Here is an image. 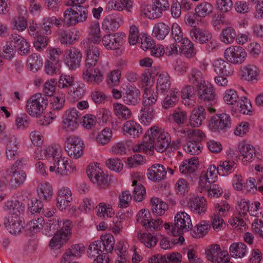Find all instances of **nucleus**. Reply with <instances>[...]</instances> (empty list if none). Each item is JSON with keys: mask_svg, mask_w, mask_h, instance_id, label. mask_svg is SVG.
<instances>
[{"mask_svg": "<svg viewBox=\"0 0 263 263\" xmlns=\"http://www.w3.org/2000/svg\"><path fill=\"white\" fill-rule=\"evenodd\" d=\"M121 21V17L117 14L108 15L103 21L102 28L107 33L115 31L120 27Z\"/></svg>", "mask_w": 263, "mask_h": 263, "instance_id": "27", "label": "nucleus"}, {"mask_svg": "<svg viewBox=\"0 0 263 263\" xmlns=\"http://www.w3.org/2000/svg\"><path fill=\"white\" fill-rule=\"evenodd\" d=\"M138 238L141 243L148 248L155 246L157 242L156 237L151 233H139L138 234Z\"/></svg>", "mask_w": 263, "mask_h": 263, "instance_id": "54", "label": "nucleus"}, {"mask_svg": "<svg viewBox=\"0 0 263 263\" xmlns=\"http://www.w3.org/2000/svg\"><path fill=\"white\" fill-rule=\"evenodd\" d=\"M153 213L159 215L164 214L167 209L166 203L158 198H152L151 200Z\"/></svg>", "mask_w": 263, "mask_h": 263, "instance_id": "56", "label": "nucleus"}, {"mask_svg": "<svg viewBox=\"0 0 263 263\" xmlns=\"http://www.w3.org/2000/svg\"><path fill=\"white\" fill-rule=\"evenodd\" d=\"M78 15L77 12H75L74 9L72 8L67 9L63 14V24L67 27L75 26L79 24L78 18L76 16Z\"/></svg>", "mask_w": 263, "mask_h": 263, "instance_id": "50", "label": "nucleus"}, {"mask_svg": "<svg viewBox=\"0 0 263 263\" xmlns=\"http://www.w3.org/2000/svg\"><path fill=\"white\" fill-rule=\"evenodd\" d=\"M80 112L76 108L66 110L63 116L62 128L67 131H73L78 127Z\"/></svg>", "mask_w": 263, "mask_h": 263, "instance_id": "9", "label": "nucleus"}, {"mask_svg": "<svg viewBox=\"0 0 263 263\" xmlns=\"http://www.w3.org/2000/svg\"><path fill=\"white\" fill-rule=\"evenodd\" d=\"M187 142L183 148L185 152L192 155H198L201 152L202 147L199 142L205 138L204 133H187Z\"/></svg>", "mask_w": 263, "mask_h": 263, "instance_id": "8", "label": "nucleus"}, {"mask_svg": "<svg viewBox=\"0 0 263 263\" xmlns=\"http://www.w3.org/2000/svg\"><path fill=\"white\" fill-rule=\"evenodd\" d=\"M198 159L196 157L182 161L179 166V171L183 174H191L197 169Z\"/></svg>", "mask_w": 263, "mask_h": 263, "instance_id": "35", "label": "nucleus"}, {"mask_svg": "<svg viewBox=\"0 0 263 263\" xmlns=\"http://www.w3.org/2000/svg\"><path fill=\"white\" fill-rule=\"evenodd\" d=\"M211 130H228L231 126L230 116L226 114L216 115L211 118L208 125Z\"/></svg>", "mask_w": 263, "mask_h": 263, "instance_id": "11", "label": "nucleus"}, {"mask_svg": "<svg viewBox=\"0 0 263 263\" xmlns=\"http://www.w3.org/2000/svg\"><path fill=\"white\" fill-rule=\"evenodd\" d=\"M48 103V100L46 96L36 93L27 101V112L31 116L39 117L43 114Z\"/></svg>", "mask_w": 263, "mask_h": 263, "instance_id": "3", "label": "nucleus"}, {"mask_svg": "<svg viewBox=\"0 0 263 263\" xmlns=\"http://www.w3.org/2000/svg\"><path fill=\"white\" fill-rule=\"evenodd\" d=\"M87 174L90 181L96 184L100 188H105L110 183V177L96 165H89Z\"/></svg>", "mask_w": 263, "mask_h": 263, "instance_id": "7", "label": "nucleus"}, {"mask_svg": "<svg viewBox=\"0 0 263 263\" xmlns=\"http://www.w3.org/2000/svg\"><path fill=\"white\" fill-rule=\"evenodd\" d=\"M65 148L68 155L77 159L80 158L84 153V142L77 136H66L64 140Z\"/></svg>", "mask_w": 263, "mask_h": 263, "instance_id": "5", "label": "nucleus"}, {"mask_svg": "<svg viewBox=\"0 0 263 263\" xmlns=\"http://www.w3.org/2000/svg\"><path fill=\"white\" fill-rule=\"evenodd\" d=\"M224 57L230 63L234 64H240L245 61L247 53L241 46H231L226 49Z\"/></svg>", "mask_w": 263, "mask_h": 263, "instance_id": "10", "label": "nucleus"}, {"mask_svg": "<svg viewBox=\"0 0 263 263\" xmlns=\"http://www.w3.org/2000/svg\"><path fill=\"white\" fill-rule=\"evenodd\" d=\"M61 225V221L58 216L49 219L44 227L43 233L47 236H51L57 233Z\"/></svg>", "mask_w": 263, "mask_h": 263, "instance_id": "38", "label": "nucleus"}, {"mask_svg": "<svg viewBox=\"0 0 263 263\" xmlns=\"http://www.w3.org/2000/svg\"><path fill=\"white\" fill-rule=\"evenodd\" d=\"M7 173L10 176L9 186L11 189H15L23 184L27 177L26 173L23 170H17L10 167Z\"/></svg>", "mask_w": 263, "mask_h": 263, "instance_id": "19", "label": "nucleus"}, {"mask_svg": "<svg viewBox=\"0 0 263 263\" xmlns=\"http://www.w3.org/2000/svg\"><path fill=\"white\" fill-rule=\"evenodd\" d=\"M153 105H143L141 109L140 120L142 123L146 124L150 123L154 117Z\"/></svg>", "mask_w": 263, "mask_h": 263, "instance_id": "60", "label": "nucleus"}, {"mask_svg": "<svg viewBox=\"0 0 263 263\" xmlns=\"http://www.w3.org/2000/svg\"><path fill=\"white\" fill-rule=\"evenodd\" d=\"M37 192L39 197L43 199L47 200L50 199L52 195V188L48 182H43L39 184L37 187Z\"/></svg>", "mask_w": 263, "mask_h": 263, "instance_id": "43", "label": "nucleus"}, {"mask_svg": "<svg viewBox=\"0 0 263 263\" xmlns=\"http://www.w3.org/2000/svg\"><path fill=\"white\" fill-rule=\"evenodd\" d=\"M85 248L82 243L74 244L67 249L61 258V263H70L75 258L80 257L84 253Z\"/></svg>", "mask_w": 263, "mask_h": 263, "instance_id": "17", "label": "nucleus"}, {"mask_svg": "<svg viewBox=\"0 0 263 263\" xmlns=\"http://www.w3.org/2000/svg\"><path fill=\"white\" fill-rule=\"evenodd\" d=\"M93 67H85L83 71L82 78L88 83L99 84L103 79V75L99 69Z\"/></svg>", "mask_w": 263, "mask_h": 263, "instance_id": "18", "label": "nucleus"}, {"mask_svg": "<svg viewBox=\"0 0 263 263\" xmlns=\"http://www.w3.org/2000/svg\"><path fill=\"white\" fill-rule=\"evenodd\" d=\"M238 150L241 154V161L244 165H248L252 162L255 156V151L253 146L246 142L239 143L238 146Z\"/></svg>", "mask_w": 263, "mask_h": 263, "instance_id": "20", "label": "nucleus"}, {"mask_svg": "<svg viewBox=\"0 0 263 263\" xmlns=\"http://www.w3.org/2000/svg\"><path fill=\"white\" fill-rule=\"evenodd\" d=\"M82 59V53L75 48L66 49L64 54V60L70 69H75L80 66Z\"/></svg>", "mask_w": 263, "mask_h": 263, "instance_id": "14", "label": "nucleus"}, {"mask_svg": "<svg viewBox=\"0 0 263 263\" xmlns=\"http://www.w3.org/2000/svg\"><path fill=\"white\" fill-rule=\"evenodd\" d=\"M72 200V193L70 189L68 187H63L58 192L57 198V206L61 210L66 209L70 206Z\"/></svg>", "mask_w": 263, "mask_h": 263, "instance_id": "26", "label": "nucleus"}, {"mask_svg": "<svg viewBox=\"0 0 263 263\" xmlns=\"http://www.w3.org/2000/svg\"><path fill=\"white\" fill-rule=\"evenodd\" d=\"M139 94L138 89H127L125 94L123 97V101L127 104L135 105L139 102Z\"/></svg>", "mask_w": 263, "mask_h": 263, "instance_id": "45", "label": "nucleus"}, {"mask_svg": "<svg viewBox=\"0 0 263 263\" xmlns=\"http://www.w3.org/2000/svg\"><path fill=\"white\" fill-rule=\"evenodd\" d=\"M4 210L9 215L19 217L25 210V206L18 201H7L4 206Z\"/></svg>", "mask_w": 263, "mask_h": 263, "instance_id": "29", "label": "nucleus"}, {"mask_svg": "<svg viewBox=\"0 0 263 263\" xmlns=\"http://www.w3.org/2000/svg\"><path fill=\"white\" fill-rule=\"evenodd\" d=\"M241 75L248 81H257L259 76V70L253 65H248L241 68Z\"/></svg>", "mask_w": 263, "mask_h": 263, "instance_id": "34", "label": "nucleus"}, {"mask_svg": "<svg viewBox=\"0 0 263 263\" xmlns=\"http://www.w3.org/2000/svg\"><path fill=\"white\" fill-rule=\"evenodd\" d=\"M97 215L103 218H109L112 217L115 214L113 209L109 204H106L104 202L100 203L96 206Z\"/></svg>", "mask_w": 263, "mask_h": 263, "instance_id": "47", "label": "nucleus"}, {"mask_svg": "<svg viewBox=\"0 0 263 263\" xmlns=\"http://www.w3.org/2000/svg\"><path fill=\"white\" fill-rule=\"evenodd\" d=\"M4 223L7 230L12 234L19 233L23 228V224L20 217L9 215L4 218Z\"/></svg>", "mask_w": 263, "mask_h": 263, "instance_id": "24", "label": "nucleus"}, {"mask_svg": "<svg viewBox=\"0 0 263 263\" xmlns=\"http://www.w3.org/2000/svg\"><path fill=\"white\" fill-rule=\"evenodd\" d=\"M174 221L171 229V234L174 236L188 231L192 226L190 216L184 212H178L175 216Z\"/></svg>", "mask_w": 263, "mask_h": 263, "instance_id": "6", "label": "nucleus"}, {"mask_svg": "<svg viewBox=\"0 0 263 263\" xmlns=\"http://www.w3.org/2000/svg\"><path fill=\"white\" fill-rule=\"evenodd\" d=\"M237 213L229 220V224L238 230H240L246 225L244 218L249 213V201L247 199H241L237 202L236 206Z\"/></svg>", "mask_w": 263, "mask_h": 263, "instance_id": "4", "label": "nucleus"}, {"mask_svg": "<svg viewBox=\"0 0 263 263\" xmlns=\"http://www.w3.org/2000/svg\"><path fill=\"white\" fill-rule=\"evenodd\" d=\"M72 222L68 219H63L61 221L60 229L57 231L49 242V246L52 249H60L69 239L71 235Z\"/></svg>", "mask_w": 263, "mask_h": 263, "instance_id": "2", "label": "nucleus"}, {"mask_svg": "<svg viewBox=\"0 0 263 263\" xmlns=\"http://www.w3.org/2000/svg\"><path fill=\"white\" fill-rule=\"evenodd\" d=\"M213 6L207 2L201 3L195 8L196 16L205 17L210 15L213 12Z\"/></svg>", "mask_w": 263, "mask_h": 263, "instance_id": "53", "label": "nucleus"}, {"mask_svg": "<svg viewBox=\"0 0 263 263\" xmlns=\"http://www.w3.org/2000/svg\"><path fill=\"white\" fill-rule=\"evenodd\" d=\"M14 48L20 51L21 55L28 54L30 51V45L27 41L21 36L14 34H12L10 38Z\"/></svg>", "mask_w": 263, "mask_h": 263, "instance_id": "31", "label": "nucleus"}, {"mask_svg": "<svg viewBox=\"0 0 263 263\" xmlns=\"http://www.w3.org/2000/svg\"><path fill=\"white\" fill-rule=\"evenodd\" d=\"M199 99L205 103L213 105L216 103V95L213 87L205 82L199 84L197 88Z\"/></svg>", "mask_w": 263, "mask_h": 263, "instance_id": "13", "label": "nucleus"}, {"mask_svg": "<svg viewBox=\"0 0 263 263\" xmlns=\"http://www.w3.org/2000/svg\"><path fill=\"white\" fill-rule=\"evenodd\" d=\"M166 172L164 165L155 164L148 169L147 177L153 181H159L164 178Z\"/></svg>", "mask_w": 263, "mask_h": 263, "instance_id": "28", "label": "nucleus"}, {"mask_svg": "<svg viewBox=\"0 0 263 263\" xmlns=\"http://www.w3.org/2000/svg\"><path fill=\"white\" fill-rule=\"evenodd\" d=\"M190 35L194 42L199 44L205 43L212 39V34L208 30L199 27L191 29Z\"/></svg>", "mask_w": 263, "mask_h": 263, "instance_id": "25", "label": "nucleus"}, {"mask_svg": "<svg viewBox=\"0 0 263 263\" xmlns=\"http://www.w3.org/2000/svg\"><path fill=\"white\" fill-rule=\"evenodd\" d=\"M186 205L194 213L201 215L205 213L206 208L205 199L203 196L190 195L185 198Z\"/></svg>", "mask_w": 263, "mask_h": 263, "instance_id": "12", "label": "nucleus"}, {"mask_svg": "<svg viewBox=\"0 0 263 263\" xmlns=\"http://www.w3.org/2000/svg\"><path fill=\"white\" fill-rule=\"evenodd\" d=\"M237 106L231 107V110L235 111H239L243 114H249L251 112L252 107L250 101L246 97H241L237 101Z\"/></svg>", "mask_w": 263, "mask_h": 263, "instance_id": "48", "label": "nucleus"}, {"mask_svg": "<svg viewBox=\"0 0 263 263\" xmlns=\"http://www.w3.org/2000/svg\"><path fill=\"white\" fill-rule=\"evenodd\" d=\"M6 143V156L8 159H14L17 154L20 144V141L14 136L10 135L9 137L4 136L0 139Z\"/></svg>", "mask_w": 263, "mask_h": 263, "instance_id": "21", "label": "nucleus"}, {"mask_svg": "<svg viewBox=\"0 0 263 263\" xmlns=\"http://www.w3.org/2000/svg\"><path fill=\"white\" fill-rule=\"evenodd\" d=\"M123 38L118 33H109L103 36L102 43L107 49H119L123 44Z\"/></svg>", "mask_w": 263, "mask_h": 263, "instance_id": "23", "label": "nucleus"}, {"mask_svg": "<svg viewBox=\"0 0 263 263\" xmlns=\"http://www.w3.org/2000/svg\"><path fill=\"white\" fill-rule=\"evenodd\" d=\"M171 141L168 133H145L143 142L135 145L133 151L152 155L155 147L158 152L163 153L170 145Z\"/></svg>", "mask_w": 263, "mask_h": 263, "instance_id": "1", "label": "nucleus"}, {"mask_svg": "<svg viewBox=\"0 0 263 263\" xmlns=\"http://www.w3.org/2000/svg\"><path fill=\"white\" fill-rule=\"evenodd\" d=\"M170 77L167 72H163L159 75L157 83L158 93L167 92L171 88Z\"/></svg>", "mask_w": 263, "mask_h": 263, "instance_id": "36", "label": "nucleus"}, {"mask_svg": "<svg viewBox=\"0 0 263 263\" xmlns=\"http://www.w3.org/2000/svg\"><path fill=\"white\" fill-rule=\"evenodd\" d=\"M120 3L116 0H110L107 4L108 10H122L124 8L128 9L132 7V0H120Z\"/></svg>", "mask_w": 263, "mask_h": 263, "instance_id": "49", "label": "nucleus"}, {"mask_svg": "<svg viewBox=\"0 0 263 263\" xmlns=\"http://www.w3.org/2000/svg\"><path fill=\"white\" fill-rule=\"evenodd\" d=\"M242 192L246 194L252 195L257 192V185L256 179L250 177L247 179L243 186Z\"/></svg>", "mask_w": 263, "mask_h": 263, "instance_id": "61", "label": "nucleus"}, {"mask_svg": "<svg viewBox=\"0 0 263 263\" xmlns=\"http://www.w3.org/2000/svg\"><path fill=\"white\" fill-rule=\"evenodd\" d=\"M229 252L232 257L241 258L246 255L248 249L243 242H234L230 245Z\"/></svg>", "mask_w": 263, "mask_h": 263, "instance_id": "39", "label": "nucleus"}, {"mask_svg": "<svg viewBox=\"0 0 263 263\" xmlns=\"http://www.w3.org/2000/svg\"><path fill=\"white\" fill-rule=\"evenodd\" d=\"M163 11L154 4L148 5L141 10L140 15L144 17L155 19L160 17Z\"/></svg>", "mask_w": 263, "mask_h": 263, "instance_id": "37", "label": "nucleus"}, {"mask_svg": "<svg viewBox=\"0 0 263 263\" xmlns=\"http://www.w3.org/2000/svg\"><path fill=\"white\" fill-rule=\"evenodd\" d=\"M51 163L53 165L49 167V171L51 172H55V173L60 176L65 175L66 172L68 171L67 166L68 165V161L62 157L61 155L60 158L56 159Z\"/></svg>", "mask_w": 263, "mask_h": 263, "instance_id": "30", "label": "nucleus"}, {"mask_svg": "<svg viewBox=\"0 0 263 263\" xmlns=\"http://www.w3.org/2000/svg\"><path fill=\"white\" fill-rule=\"evenodd\" d=\"M143 105H153L155 104L157 100L158 97L157 95H154V90L151 88H144V93L143 95Z\"/></svg>", "mask_w": 263, "mask_h": 263, "instance_id": "62", "label": "nucleus"}, {"mask_svg": "<svg viewBox=\"0 0 263 263\" xmlns=\"http://www.w3.org/2000/svg\"><path fill=\"white\" fill-rule=\"evenodd\" d=\"M101 244V248L104 251L107 253L110 252L113 250L115 245V239L114 236L110 234H106L102 235L100 237V240H98Z\"/></svg>", "mask_w": 263, "mask_h": 263, "instance_id": "44", "label": "nucleus"}, {"mask_svg": "<svg viewBox=\"0 0 263 263\" xmlns=\"http://www.w3.org/2000/svg\"><path fill=\"white\" fill-rule=\"evenodd\" d=\"M79 33L77 30L62 31L60 34V41L61 44H72L78 39Z\"/></svg>", "mask_w": 263, "mask_h": 263, "instance_id": "57", "label": "nucleus"}, {"mask_svg": "<svg viewBox=\"0 0 263 263\" xmlns=\"http://www.w3.org/2000/svg\"><path fill=\"white\" fill-rule=\"evenodd\" d=\"M179 50H181L182 53L187 58H192L196 54V50L194 48V44L187 38L184 39Z\"/></svg>", "mask_w": 263, "mask_h": 263, "instance_id": "46", "label": "nucleus"}, {"mask_svg": "<svg viewBox=\"0 0 263 263\" xmlns=\"http://www.w3.org/2000/svg\"><path fill=\"white\" fill-rule=\"evenodd\" d=\"M195 89L193 86L186 85L183 87L181 91V97L183 100V103L186 105L190 104V100L195 96Z\"/></svg>", "mask_w": 263, "mask_h": 263, "instance_id": "64", "label": "nucleus"}, {"mask_svg": "<svg viewBox=\"0 0 263 263\" xmlns=\"http://www.w3.org/2000/svg\"><path fill=\"white\" fill-rule=\"evenodd\" d=\"M43 66V61L40 55L33 53L30 55L27 59V67L30 71L35 72Z\"/></svg>", "mask_w": 263, "mask_h": 263, "instance_id": "41", "label": "nucleus"}, {"mask_svg": "<svg viewBox=\"0 0 263 263\" xmlns=\"http://www.w3.org/2000/svg\"><path fill=\"white\" fill-rule=\"evenodd\" d=\"M204 108L200 106L197 109L194 110L190 116V125L186 124V128L180 129L179 132H201L200 130L192 129L191 127H199L205 119V113Z\"/></svg>", "mask_w": 263, "mask_h": 263, "instance_id": "15", "label": "nucleus"}, {"mask_svg": "<svg viewBox=\"0 0 263 263\" xmlns=\"http://www.w3.org/2000/svg\"><path fill=\"white\" fill-rule=\"evenodd\" d=\"M170 31V27L164 23L156 24L154 26L153 34L159 40H163Z\"/></svg>", "mask_w": 263, "mask_h": 263, "instance_id": "42", "label": "nucleus"}, {"mask_svg": "<svg viewBox=\"0 0 263 263\" xmlns=\"http://www.w3.org/2000/svg\"><path fill=\"white\" fill-rule=\"evenodd\" d=\"M45 159L51 163L56 159L60 158L62 153V147L59 144H53L43 149Z\"/></svg>", "mask_w": 263, "mask_h": 263, "instance_id": "33", "label": "nucleus"}, {"mask_svg": "<svg viewBox=\"0 0 263 263\" xmlns=\"http://www.w3.org/2000/svg\"><path fill=\"white\" fill-rule=\"evenodd\" d=\"M96 43H86L85 52L86 67H90L91 66H95L100 58V51L98 47L96 45Z\"/></svg>", "mask_w": 263, "mask_h": 263, "instance_id": "16", "label": "nucleus"}, {"mask_svg": "<svg viewBox=\"0 0 263 263\" xmlns=\"http://www.w3.org/2000/svg\"><path fill=\"white\" fill-rule=\"evenodd\" d=\"M132 186H134L133 190V197L136 201L140 202L144 198L146 194V190L144 186L137 180L132 182Z\"/></svg>", "mask_w": 263, "mask_h": 263, "instance_id": "51", "label": "nucleus"}, {"mask_svg": "<svg viewBox=\"0 0 263 263\" xmlns=\"http://www.w3.org/2000/svg\"><path fill=\"white\" fill-rule=\"evenodd\" d=\"M179 90L177 88L172 89L170 95H167L162 102V105L165 109L174 106L179 100Z\"/></svg>", "mask_w": 263, "mask_h": 263, "instance_id": "40", "label": "nucleus"}, {"mask_svg": "<svg viewBox=\"0 0 263 263\" xmlns=\"http://www.w3.org/2000/svg\"><path fill=\"white\" fill-rule=\"evenodd\" d=\"M89 37L88 43H99L101 41L100 29L98 23L93 22L90 27Z\"/></svg>", "mask_w": 263, "mask_h": 263, "instance_id": "59", "label": "nucleus"}, {"mask_svg": "<svg viewBox=\"0 0 263 263\" xmlns=\"http://www.w3.org/2000/svg\"><path fill=\"white\" fill-rule=\"evenodd\" d=\"M151 219V213L147 210L142 209L136 216L137 222L141 224L146 229L149 227Z\"/></svg>", "mask_w": 263, "mask_h": 263, "instance_id": "63", "label": "nucleus"}, {"mask_svg": "<svg viewBox=\"0 0 263 263\" xmlns=\"http://www.w3.org/2000/svg\"><path fill=\"white\" fill-rule=\"evenodd\" d=\"M214 70L217 73L225 76H231L233 73V68L229 62L221 59H217L214 62Z\"/></svg>", "mask_w": 263, "mask_h": 263, "instance_id": "32", "label": "nucleus"}, {"mask_svg": "<svg viewBox=\"0 0 263 263\" xmlns=\"http://www.w3.org/2000/svg\"><path fill=\"white\" fill-rule=\"evenodd\" d=\"M236 167V164L232 160L220 162L218 166V171L221 176L227 175L233 172Z\"/></svg>", "mask_w": 263, "mask_h": 263, "instance_id": "58", "label": "nucleus"}, {"mask_svg": "<svg viewBox=\"0 0 263 263\" xmlns=\"http://www.w3.org/2000/svg\"><path fill=\"white\" fill-rule=\"evenodd\" d=\"M236 36L234 29L230 26L223 29L221 31L220 38L221 42L226 44L232 43Z\"/></svg>", "mask_w": 263, "mask_h": 263, "instance_id": "55", "label": "nucleus"}, {"mask_svg": "<svg viewBox=\"0 0 263 263\" xmlns=\"http://www.w3.org/2000/svg\"><path fill=\"white\" fill-rule=\"evenodd\" d=\"M205 255L208 260L218 263L221 261L223 257L228 256V252L221 251L219 245L214 244L207 247Z\"/></svg>", "mask_w": 263, "mask_h": 263, "instance_id": "22", "label": "nucleus"}, {"mask_svg": "<svg viewBox=\"0 0 263 263\" xmlns=\"http://www.w3.org/2000/svg\"><path fill=\"white\" fill-rule=\"evenodd\" d=\"M114 112L119 118L127 119L130 118L132 111L126 106L120 103H115L113 105Z\"/></svg>", "mask_w": 263, "mask_h": 263, "instance_id": "52", "label": "nucleus"}]
</instances>
